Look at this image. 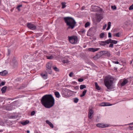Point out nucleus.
<instances>
[{
  "mask_svg": "<svg viewBox=\"0 0 133 133\" xmlns=\"http://www.w3.org/2000/svg\"><path fill=\"white\" fill-rule=\"evenodd\" d=\"M41 102L45 108H50L52 107L54 104L55 100L52 95H46L42 98Z\"/></svg>",
  "mask_w": 133,
  "mask_h": 133,
  "instance_id": "obj_1",
  "label": "nucleus"
},
{
  "mask_svg": "<svg viewBox=\"0 0 133 133\" xmlns=\"http://www.w3.org/2000/svg\"><path fill=\"white\" fill-rule=\"evenodd\" d=\"M63 19L66 25L68 26V29H72L74 28L76 23L73 18L67 17H64Z\"/></svg>",
  "mask_w": 133,
  "mask_h": 133,
  "instance_id": "obj_2",
  "label": "nucleus"
},
{
  "mask_svg": "<svg viewBox=\"0 0 133 133\" xmlns=\"http://www.w3.org/2000/svg\"><path fill=\"white\" fill-rule=\"evenodd\" d=\"M68 38L70 42L72 44H75L77 43L78 38L77 37L75 36H68Z\"/></svg>",
  "mask_w": 133,
  "mask_h": 133,
  "instance_id": "obj_3",
  "label": "nucleus"
},
{
  "mask_svg": "<svg viewBox=\"0 0 133 133\" xmlns=\"http://www.w3.org/2000/svg\"><path fill=\"white\" fill-rule=\"evenodd\" d=\"M114 78L111 76L108 75L106 76L104 79V83H113Z\"/></svg>",
  "mask_w": 133,
  "mask_h": 133,
  "instance_id": "obj_4",
  "label": "nucleus"
},
{
  "mask_svg": "<svg viewBox=\"0 0 133 133\" xmlns=\"http://www.w3.org/2000/svg\"><path fill=\"white\" fill-rule=\"evenodd\" d=\"M52 64L50 63H47L46 65V70H48V72L49 74H51L52 73L51 66Z\"/></svg>",
  "mask_w": 133,
  "mask_h": 133,
  "instance_id": "obj_5",
  "label": "nucleus"
},
{
  "mask_svg": "<svg viewBox=\"0 0 133 133\" xmlns=\"http://www.w3.org/2000/svg\"><path fill=\"white\" fill-rule=\"evenodd\" d=\"M27 26L29 28L32 30H35L36 28V26L31 23H27Z\"/></svg>",
  "mask_w": 133,
  "mask_h": 133,
  "instance_id": "obj_6",
  "label": "nucleus"
},
{
  "mask_svg": "<svg viewBox=\"0 0 133 133\" xmlns=\"http://www.w3.org/2000/svg\"><path fill=\"white\" fill-rule=\"evenodd\" d=\"M104 84L109 89L111 90L114 88L113 84Z\"/></svg>",
  "mask_w": 133,
  "mask_h": 133,
  "instance_id": "obj_7",
  "label": "nucleus"
},
{
  "mask_svg": "<svg viewBox=\"0 0 133 133\" xmlns=\"http://www.w3.org/2000/svg\"><path fill=\"white\" fill-rule=\"evenodd\" d=\"M94 113V111L93 110L91 109H89L88 112V118L91 119L92 118V115Z\"/></svg>",
  "mask_w": 133,
  "mask_h": 133,
  "instance_id": "obj_8",
  "label": "nucleus"
},
{
  "mask_svg": "<svg viewBox=\"0 0 133 133\" xmlns=\"http://www.w3.org/2000/svg\"><path fill=\"white\" fill-rule=\"evenodd\" d=\"M102 55L99 52L93 58L94 60H97Z\"/></svg>",
  "mask_w": 133,
  "mask_h": 133,
  "instance_id": "obj_9",
  "label": "nucleus"
},
{
  "mask_svg": "<svg viewBox=\"0 0 133 133\" xmlns=\"http://www.w3.org/2000/svg\"><path fill=\"white\" fill-rule=\"evenodd\" d=\"M41 75L42 77L44 79H46L47 78V73L46 72L45 73H41Z\"/></svg>",
  "mask_w": 133,
  "mask_h": 133,
  "instance_id": "obj_10",
  "label": "nucleus"
},
{
  "mask_svg": "<svg viewBox=\"0 0 133 133\" xmlns=\"http://www.w3.org/2000/svg\"><path fill=\"white\" fill-rule=\"evenodd\" d=\"M99 48H89L88 49L89 51H90L95 52L99 50Z\"/></svg>",
  "mask_w": 133,
  "mask_h": 133,
  "instance_id": "obj_11",
  "label": "nucleus"
},
{
  "mask_svg": "<svg viewBox=\"0 0 133 133\" xmlns=\"http://www.w3.org/2000/svg\"><path fill=\"white\" fill-rule=\"evenodd\" d=\"M7 74L8 72L6 70H4L2 72H0V75L2 76H4Z\"/></svg>",
  "mask_w": 133,
  "mask_h": 133,
  "instance_id": "obj_12",
  "label": "nucleus"
},
{
  "mask_svg": "<svg viewBox=\"0 0 133 133\" xmlns=\"http://www.w3.org/2000/svg\"><path fill=\"white\" fill-rule=\"evenodd\" d=\"M46 123L49 125L50 127L52 128H53L54 125L49 120H46Z\"/></svg>",
  "mask_w": 133,
  "mask_h": 133,
  "instance_id": "obj_13",
  "label": "nucleus"
},
{
  "mask_svg": "<svg viewBox=\"0 0 133 133\" xmlns=\"http://www.w3.org/2000/svg\"><path fill=\"white\" fill-rule=\"evenodd\" d=\"M97 126L99 127L100 128H104L106 127V126L103 124L102 123H98L96 125Z\"/></svg>",
  "mask_w": 133,
  "mask_h": 133,
  "instance_id": "obj_14",
  "label": "nucleus"
},
{
  "mask_svg": "<svg viewBox=\"0 0 133 133\" xmlns=\"http://www.w3.org/2000/svg\"><path fill=\"white\" fill-rule=\"evenodd\" d=\"M119 82L120 83H127L128 82V81L127 80L125 79L124 80L123 79L120 80Z\"/></svg>",
  "mask_w": 133,
  "mask_h": 133,
  "instance_id": "obj_15",
  "label": "nucleus"
},
{
  "mask_svg": "<svg viewBox=\"0 0 133 133\" xmlns=\"http://www.w3.org/2000/svg\"><path fill=\"white\" fill-rule=\"evenodd\" d=\"M102 19V18L100 15H98L97 17L96 21L98 22H99Z\"/></svg>",
  "mask_w": 133,
  "mask_h": 133,
  "instance_id": "obj_16",
  "label": "nucleus"
},
{
  "mask_svg": "<svg viewBox=\"0 0 133 133\" xmlns=\"http://www.w3.org/2000/svg\"><path fill=\"white\" fill-rule=\"evenodd\" d=\"M29 121L26 120L25 121L23 122H21V123L23 125H25L29 123Z\"/></svg>",
  "mask_w": 133,
  "mask_h": 133,
  "instance_id": "obj_17",
  "label": "nucleus"
},
{
  "mask_svg": "<svg viewBox=\"0 0 133 133\" xmlns=\"http://www.w3.org/2000/svg\"><path fill=\"white\" fill-rule=\"evenodd\" d=\"M111 105L107 103H101L100 104V105L101 106H109Z\"/></svg>",
  "mask_w": 133,
  "mask_h": 133,
  "instance_id": "obj_18",
  "label": "nucleus"
},
{
  "mask_svg": "<svg viewBox=\"0 0 133 133\" xmlns=\"http://www.w3.org/2000/svg\"><path fill=\"white\" fill-rule=\"evenodd\" d=\"M99 44L101 45L104 46L106 45V44L105 41H99Z\"/></svg>",
  "mask_w": 133,
  "mask_h": 133,
  "instance_id": "obj_19",
  "label": "nucleus"
},
{
  "mask_svg": "<svg viewBox=\"0 0 133 133\" xmlns=\"http://www.w3.org/2000/svg\"><path fill=\"white\" fill-rule=\"evenodd\" d=\"M6 87L4 86L1 89V91L2 93H4L6 91Z\"/></svg>",
  "mask_w": 133,
  "mask_h": 133,
  "instance_id": "obj_20",
  "label": "nucleus"
},
{
  "mask_svg": "<svg viewBox=\"0 0 133 133\" xmlns=\"http://www.w3.org/2000/svg\"><path fill=\"white\" fill-rule=\"evenodd\" d=\"M102 56L104 54H106V53H107V51L106 50L101 51L100 52Z\"/></svg>",
  "mask_w": 133,
  "mask_h": 133,
  "instance_id": "obj_21",
  "label": "nucleus"
},
{
  "mask_svg": "<svg viewBox=\"0 0 133 133\" xmlns=\"http://www.w3.org/2000/svg\"><path fill=\"white\" fill-rule=\"evenodd\" d=\"M66 3L65 2H62L61 3V5H62V9H64L66 7Z\"/></svg>",
  "mask_w": 133,
  "mask_h": 133,
  "instance_id": "obj_22",
  "label": "nucleus"
},
{
  "mask_svg": "<svg viewBox=\"0 0 133 133\" xmlns=\"http://www.w3.org/2000/svg\"><path fill=\"white\" fill-rule=\"evenodd\" d=\"M118 41L112 40L111 39V43H113L114 44H116L117 43Z\"/></svg>",
  "mask_w": 133,
  "mask_h": 133,
  "instance_id": "obj_23",
  "label": "nucleus"
},
{
  "mask_svg": "<svg viewBox=\"0 0 133 133\" xmlns=\"http://www.w3.org/2000/svg\"><path fill=\"white\" fill-rule=\"evenodd\" d=\"M111 22H109L108 23V27L107 29V30H109L110 28Z\"/></svg>",
  "mask_w": 133,
  "mask_h": 133,
  "instance_id": "obj_24",
  "label": "nucleus"
},
{
  "mask_svg": "<svg viewBox=\"0 0 133 133\" xmlns=\"http://www.w3.org/2000/svg\"><path fill=\"white\" fill-rule=\"evenodd\" d=\"M46 57L47 59H52L54 58V57L52 55H51L50 56H46Z\"/></svg>",
  "mask_w": 133,
  "mask_h": 133,
  "instance_id": "obj_25",
  "label": "nucleus"
},
{
  "mask_svg": "<svg viewBox=\"0 0 133 133\" xmlns=\"http://www.w3.org/2000/svg\"><path fill=\"white\" fill-rule=\"evenodd\" d=\"M55 94L56 97L57 98H59L60 97V94L58 92H55Z\"/></svg>",
  "mask_w": 133,
  "mask_h": 133,
  "instance_id": "obj_26",
  "label": "nucleus"
},
{
  "mask_svg": "<svg viewBox=\"0 0 133 133\" xmlns=\"http://www.w3.org/2000/svg\"><path fill=\"white\" fill-rule=\"evenodd\" d=\"M87 91V90H85L84 91H83L82 92V94H81L80 95V97H82L84 96L85 95Z\"/></svg>",
  "mask_w": 133,
  "mask_h": 133,
  "instance_id": "obj_27",
  "label": "nucleus"
},
{
  "mask_svg": "<svg viewBox=\"0 0 133 133\" xmlns=\"http://www.w3.org/2000/svg\"><path fill=\"white\" fill-rule=\"evenodd\" d=\"M95 84L96 89L98 90H100L101 88L99 86L98 84Z\"/></svg>",
  "mask_w": 133,
  "mask_h": 133,
  "instance_id": "obj_28",
  "label": "nucleus"
},
{
  "mask_svg": "<svg viewBox=\"0 0 133 133\" xmlns=\"http://www.w3.org/2000/svg\"><path fill=\"white\" fill-rule=\"evenodd\" d=\"M105 42L106 44H109V43H111V39H108L107 40L105 41Z\"/></svg>",
  "mask_w": 133,
  "mask_h": 133,
  "instance_id": "obj_29",
  "label": "nucleus"
},
{
  "mask_svg": "<svg viewBox=\"0 0 133 133\" xmlns=\"http://www.w3.org/2000/svg\"><path fill=\"white\" fill-rule=\"evenodd\" d=\"M53 69L56 71L58 72L59 71V69L57 68V67L55 66H54L53 67Z\"/></svg>",
  "mask_w": 133,
  "mask_h": 133,
  "instance_id": "obj_30",
  "label": "nucleus"
},
{
  "mask_svg": "<svg viewBox=\"0 0 133 133\" xmlns=\"http://www.w3.org/2000/svg\"><path fill=\"white\" fill-rule=\"evenodd\" d=\"M90 24V23L89 22H87L85 24V28H87L89 26Z\"/></svg>",
  "mask_w": 133,
  "mask_h": 133,
  "instance_id": "obj_31",
  "label": "nucleus"
},
{
  "mask_svg": "<svg viewBox=\"0 0 133 133\" xmlns=\"http://www.w3.org/2000/svg\"><path fill=\"white\" fill-rule=\"evenodd\" d=\"M22 4H20L18 5L16 7V9H18V11H19L21 10V9H20V7H22Z\"/></svg>",
  "mask_w": 133,
  "mask_h": 133,
  "instance_id": "obj_32",
  "label": "nucleus"
},
{
  "mask_svg": "<svg viewBox=\"0 0 133 133\" xmlns=\"http://www.w3.org/2000/svg\"><path fill=\"white\" fill-rule=\"evenodd\" d=\"M86 88V86L85 85H82L80 86V89L81 90L83 89L84 88Z\"/></svg>",
  "mask_w": 133,
  "mask_h": 133,
  "instance_id": "obj_33",
  "label": "nucleus"
},
{
  "mask_svg": "<svg viewBox=\"0 0 133 133\" xmlns=\"http://www.w3.org/2000/svg\"><path fill=\"white\" fill-rule=\"evenodd\" d=\"M104 34L103 33H101L99 35L100 37L101 38H102L103 37Z\"/></svg>",
  "mask_w": 133,
  "mask_h": 133,
  "instance_id": "obj_34",
  "label": "nucleus"
},
{
  "mask_svg": "<svg viewBox=\"0 0 133 133\" xmlns=\"http://www.w3.org/2000/svg\"><path fill=\"white\" fill-rule=\"evenodd\" d=\"M62 62L64 63H67L69 62V61L67 59L63 60Z\"/></svg>",
  "mask_w": 133,
  "mask_h": 133,
  "instance_id": "obj_35",
  "label": "nucleus"
},
{
  "mask_svg": "<svg viewBox=\"0 0 133 133\" xmlns=\"http://www.w3.org/2000/svg\"><path fill=\"white\" fill-rule=\"evenodd\" d=\"M78 99L77 98H74V102L75 103H77L78 101Z\"/></svg>",
  "mask_w": 133,
  "mask_h": 133,
  "instance_id": "obj_36",
  "label": "nucleus"
},
{
  "mask_svg": "<svg viewBox=\"0 0 133 133\" xmlns=\"http://www.w3.org/2000/svg\"><path fill=\"white\" fill-rule=\"evenodd\" d=\"M22 80V79L21 78H18L16 79V81H17L21 82V81Z\"/></svg>",
  "mask_w": 133,
  "mask_h": 133,
  "instance_id": "obj_37",
  "label": "nucleus"
},
{
  "mask_svg": "<svg viewBox=\"0 0 133 133\" xmlns=\"http://www.w3.org/2000/svg\"><path fill=\"white\" fill-rule=\"evenodd\" d=\"M106 56L108 57H109L111 55V54L110 53V52L107 51V53H106Z\"/></svg>",
  "mask_w": 133,
  "mask_h": 133,
  "instance_id": "obj_38",
  "label": "nucleus"
},
{
  "mask_svg": "<svg viewBox=\"0 0 133 133\" xmlns=\"http://www.w3.org/2000/svg\"><path fill=\"white\" fill-rule=\"evenodd\" d=\"M121 33L119 32H118L115 35V36L117 37H119Z\"/></svg>",
  "mask_w": 133,
  "mask_h": 133,
  "instance_id": "obj_39",
  "label": "nucleus"
},
{
  "mask_svg": "<svg viewBox=\"0 0 133 133\" xmlns=\"http://www.w3.org/2000/svg\"><path fill=\"white\" fill-rule=\"evenodd\" d=\"M111 8H112L113 10H116L117 9V8L116 6L115 5L114 6H111Z\"/></svg>",
  "mask_w": 133,
  "mask_h": 133,
  "instance_id": "obj_40",
  "label": "nucleus"
},
{
  "mask_svg": "<svg viewBox=\"0 0 133 133\" xmlns=\"http://www.w3.org/2000/svg\"><path fill=\"white\" fill-rule=\"evenodd\" d=\"M74 75V73L73 72H71L69 74V76L71 77H72V76Z\"/></svg>",
  "mask_w": 133,
  "mask_h": 133,
  "instance_id": "obj_41",
  "label": "nucleus"
},
{
  "mask_svg": "<svg viewBox=\"0 0 133 133\" xmlns=\"http://www.w3.org/2000/svg\"><path fill=\"white\" fill-rule=\"evenodd\" d=\"M80 31L82 33L84 34L85 32V30L84 29H82Z\"/></svg>",
  "mask_w": 133,
  "mask_h": 133,
  "instance_id": "obj_42",
  "label": "nucleus"
},
{
  "mask_svg": "<svg viewBox=\"0 0 133 133\" xmlns=\"http://www.w3.org/2000/svg\"><path fill=\"white\" fill-rule=\"evenodd\" d=\"M35 111H33L31 112V116L34 115L35 114Z\"/></svg>",
  "mask_w": 133,
  "mask_h": 133,
  "instance_id": "obj_43",
  "label": "nucleus"
},
{
  "mask_svg": "<svg viewBox=\"0 0 133 133\" xmlns=\"http://www.w3.org/2000/svg\"><path fill=\"white\" fill-rule=\"evenodd\" d=\"M129 10L133 9V4L131 6H130V7L129 8Z\"/></svg>",
  "mask_w": 133,
  "mask_h": 133,
  "instance_id": "obj_44",
  "label": "nucleus"
},
{
  "mask_svg": "<svg viewBox=\"0 0 133 133\" xmlns=\"http://www.w3.org/2000/svg\"><path fill=\"white\" fill-rule=\"evenodd\" d=\"M78 81L79 82H81L83 81V79L81 78H79L78 79Z\"/></svg>",
  "mask_w": 133,
  "mask_h": 133,
  "instance_id": "obj_45",
  "label": "nucleus"
},
{
  "mask_svg": "<svg viewBox=\"0 0 133 133\" xmlns=\"http://www.w3.org/2000/svg\"><path fill=\"white\" fill-rule=\"evenodd\" d=\"M126 84H118V86L121 85V86H124Z\"/></svg>",
  "mask_w": 133,
  "mask_h": 133,
  "instance_id": "obj_46",
  "label": "nucleus"
},
{
  "mask_svg": "<svg viewBox=\"0 0 133 133\" xmlns=\"http://www.w3.org/2000/svg\"><path fill=\"white\" fill-rule=\"evenodd\" d=\"M108 37L109 38H111V34L110 32L108 33Z\"/></svg>",
  "mask_w": 133,
  "mask_h": 133,
  "instance_id": "obj_47",
  "label": "nucleus"
},
{
  "mask_svg": "<svg viewBox=\"0 0 133 133\" xmlns=\"http://www.w3.org/2000/svg\"><path fill=\"white\" fill-rule=\"evenodd\" d=\"M113 47V44H111L109 45V47L110 48H112Z\"/></svg>",
  "mask_w": 133,
  "mask_h": 133,
  "instance_id": "obj_48",
  "label": "nucleus"
},
{
  "mask_svg": "<svg viewBox=\"0 0 133 133\" xmlns=\"http://www.w3.org/2000/svg\"><path fill=\"white\" fill-rule=\"evenodd\" d=\"M112 62L115 64H118L119 63V62L118 61H112Z\"/></svg>",
  "mask_w": 133,
  "mask_h": 133,
  "instance_id": "obj_49",
  "label": "nucleus"
},
{
  "mask_svg": "<svg viewBox=\"0 0 133 133\" xmlns=\"http://www.w3.org/2000/svg\"><path fill=\"white\" fill-rule=\"evenodd\" d=\"M107 26V24H105L104 25L103 27V29H105Z\"/></svg>",
  "mask_w": 133,
  "mask_h": 133,
  "instance_id": "obj_50",
  "label": "nucleus"
},
{
  "mask_svg": "<svg viewBox=\"0 0 133 133\" xmlns=\"http://www.w3.org/2000/svg\"><path fill=\"white\" fill-rule=\"evenodd\" d=\"M7 31L6 30L4 31V35H6L7 33Z\"/></svg>",
  "mask_w": 133,
  "mask_h": 133,
  "instance_id": "obj_51",
  "label": "nucleus"
},
{
  "mask_svg": "<svg viewBox=\"0 0 133 133\" xmlns=\"http://www.w3.org/2000/svg\"><path fill=\"white\" fill-rule=\"evenodd\" d=\"M129 129L130 130H133V126L132 127H129Z\"/></svg>",
  "mask_w": 133,
  "mask_h": 133,
  "instance_id": "obj_52",
  "label": "nucleus"
},
{
  "mask_svg": "<svg viewBox=\"0 0 133 133\" xmlns=\"http://www.w3.org/2000/svg\"><path fill=\"white\" fill-rule=\"evenodd\" d=\"M5 82L1 81V80L0 79V83H5Z\"/></svg>",
  "mask_w": 133,
  "mask_h": 133,
  "instance_id": "obj_53",
  "label": "nucleus"
},
{
  "mask_svg": "<svg viewBox=\"0 0 133 133\" xmlns=\"http://www.w3.org/2000/svg\"><path fill=\"white\" fill-rule=\"evenodd\" d=\"M8 53H9V55L10 54V50H9V49H8Z\"/></svg>",
  "mask_w": 133,
  "mask_h": 133,
  "instance_id": "obj_54",
  "label": "nucleus"
},
{
  "mask_svg": "<svg viewBox=\"0 0 133 133\" xmlns=\"http://www.w3.org/2000/svg\"><path fill=\"white\" fill-rule=\"evenodd\" d=\"M114 69L115 70H117V68L116 67H114Z\"/></svg>",
  "mask_w": 133,
  "mask_h": 133,
  "instance_id": "obj_55",
  "label": "nucleus"
},
{
  "mask_svg": "<svg viewBox=\"0 0 133 133\" xmlns=\"http://www.w3.org/2000/svg\"><path fill=\"white\" fill-rule=\"evenodd\" d=\"M37 52H38V51L37 50L35 52V54H36Z\"/></svg>",
  "mask_w": 133,
  "mask_h": 133,
  "instance_id": "obj_56",
  "label": "nucleus"
},
{
  "mask_svg": "<svg viewBox=\"0 0 133 133\" xmlns=\"http://www.w3.org/2000/svg\"><path fill=\"white\" fill-rule=\"evenodd\" d=\"M5 84H1L0 85H4Z\"/></svg>",
  "mask_w": 133,
  "mask_h": 133,
  "instance_id": "obj_57",
  "label": "nucleus"
},
{
  "mask_svg": "<svg viewBox=\"0 0 133 133\" xmlns=\"http://www.w3.org/2000/svg\"><path fill=\"white\" fill-rule=\"evenodd\" d=\"M64 91H68V90L66 89H64Z\"/></svg>",
  "mask_w": 133,
  "mask_h": 133,
  "instance_id": "obj_58",
  "label": "nucleus"
},
{
  "mask_svg": "<svg viewBox=\"0 0 133 133\" xmlns=\"http://www.w3.org/2000/svg\"><path fill=\"white\" fill-rule=\"evenodd\" d=\"M26 132L27 133H29L30 131L29 130H27V131Z\"/></svg>",
  "mask_w": 133,
  "mask_h": 133,
  "instance_id": "obj_59",
  "label": "nucleus"
},
{
  "mask_svg": "<svg viewBox=\"0 0 133 133\" xmlns=\"http://www.w3.org/2000/svg\"><path fill=\"white\" fill-rule=\"evenodd\" d=\"M91 28H90V29H89V30H88V31H90L91 30Z\"/></svg>",
  "mask_w": 133,
  "mask_h": 133,
  "instance_id": "obj_60",
  "label": "nucleus"
},
{
  "mask_svg": "<svg viewBox=\"0 0 133 133\" xmlns=\"http://www.w3.org/2000/svg\"><path fill=\"white\" fill-rule=\"evenodd\" d=\"M13 117H14V116H11V118H13Z\"/></svg>",
  "mask_w": 133,
  "mask_h": 133,
  "instance_id": "obj_61",
  "label": "nucleus"
},
{
  "mask_svg": "<svg viewBox=\"0 0 133 133\" xmlns=\"http://www.w3.org/2000/svg\"><path fill=\"white\" fill-rule=\"evenodd\" d=\"M3 131L2 130H0V132H2Z\"/></svg>",
  "mask_w": 133,
  "mask_h": 133,
  "instance_id": "obj_62",
  "label": "nucleus"
},
{
  "mask_svg": "<svg viewBox=\"0 0 133 133\" xmlns=\"http://www.w3.org/2000/svg\"><path fill=\"white\" fill-rule=\"evenodd\" d=\"M14 60H15V61H16V60H15V58H14Z\"/></svg>",
  "mask_w": 133,
  "mask_h": 133,
  "instance_id": "obj_63",
  "label": "nucleus"
},
{
  "mask_svg": "<svg viewBox=\"0 0 133 133\" xmlns=\"http://www.w3.org/2000/svg\"><path fill=\"white\" fill-rule=\"evenodd\" d=\"M74 83H76V82H74Z\"/></svg>",
  "mask_w": 133,
  "mask_h": 133,
  "instance_id": "obj_64",
  "label": "nucleus"
}]
</instances>
